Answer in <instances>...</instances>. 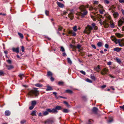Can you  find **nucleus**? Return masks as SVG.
<instances>
[{
    "instance_id": "4c0bfd02",
    "label": "nucleus",
    "mask_w": 124,
    "mask_h": 124,
    "mask_svg": "<svg viewBox=\"0 0 124 124\" xmlns=\"http://www.w3.org/2000/svg\"><path fill=\"white\" fill-rule=\"evenodd\" d=\"M60 50L62 52H64L65 51V49L63 46H61L60 47Z\"/></svg>"
},
{
    "instance_id": "423d86ee",
    "label": "nucleus",
    "mask_w": 124,
    "mask_h": 124,
    "mask_svg": "<svg viewBox=\"0 0 124 124\" xmlns=\"http://www.w3.org/2000/svg\"><path fill=\"white\" fill-rule=\"evenodd\" d=\"M118 25L120 26L124 24V18L123 17L119 20L118 22Z\"/></svg>"
},
{
    "instance_id": "3c124183",
    "label": "nucleus",
    "mask_w": 124,
    "mask_h": 124,
    "mask_svg": "<svg viewBox=\"0 0 124 124\" xmlns=\"http://www.w3.org/2000/svg\"><path fill=\"white\" fill-rule=\"evenodd\" d=\"M100 12V14H103V12H104V10H102L101 9L99 10Z\"/></svg>"
},
{
    "instance_id": "1a4fd4ad",
    "label": "nucleus",
    "mask_w": 124,
    "mask_h": 124,
    "mask_svg": "<svg viewBox=\"0 0 124 124\" xmlns=\"http://www.w3.org/2000/svg\"><path fill=\"white\" fill-rule=\"evenodd\" d=\"M48 110L49 111V112L50 113H57L58 111L56 110V108H53L52 109H48Z\"/></svg>"
},
{
    "instance_id": "6ab92c4d",
    "label": "nucleus",
    "mask_w": 124,
    "mask_h": 124,
    "mask_svg": "<svg viewBox=\"0 0 124 124\" xmlns=\"http://www.w3.org/2000/svg\"><path fill=\"white\" fill-rule=\"evenodd\" d=\"M119 46L121 47L124 46V40L120 41V44H119Z\"/></svg>"
},
{
    "instance_id": "c9c22d12",
    "label": "nucleus",
    "mask_w": 124,
    "mask_h": 124,
    "mask_svg": "<svg viewBox=\"0 0 124 124\" xmlns=\"http://www.w3.org/2000/svg\"><path fill=\"white\" fill-rule=\"evenodd\" d=\"M74 31H77L78 30L77 29V26L75 25L73 28Z\"/></svg>"
},
{
    "instance_id": "c03bdc74",
    "label": "nucleus",
    "mask_w": 124,
    "mask_h": 124,
    "mask_svg": "<svg viewBox=\"0 0 124 124\" xmlns=\"http://www.w3.org/2000/svg\"><path fill=\"white\" fill-rule=\"evenodd\" d=\"M26 120H23L21 121V124H23L24 123H25Z\"/></svg>"
},
{
    "instance_id": "2eb2a0df",
    "label": "nucleus",
    "mask_w": 124,
    "mask_h": 124,
    "mask_svg": "<svg viewBox=\"0 0 124 124\" xmlns=\"http://www.w3.org/2000/svg\"><path fill=\"white\" fill-rule=\"evenodd\" d=\"M121 48L119 47H116L113 50L117 52H119L120 51Z\"/></svg>"
},
{
    "instance_id": "e433bc0d",
    "label": "nucleus",
    "mask_w": 124,
    "mask_h": 124,
    "mask_svg": "<svg viewBox=\"0 0 124 124\" xmlns=\"http://www.w3.org/2000/svg\"><path fill=\"white\" fill-rule=\"evenodd\" d=\"M63 84V82L62 81H60L58 82V84L59 85H62Z\"/></svg>"
},
{
    "instance_id": "69168bd1",
    "label": "nucleus",
    "mask_w": 124,
    "mask_h": 124,
    "mask_svg": "<svg viewBox=\"0 0 124 124\" xmlns=\"http://www.w3.org/2000/svg\"><path fill=\"white\" fill-rule=\"evenodd\" d=\"M91 18H93V20L94 21H95L96 20V19L95 18H94V16H91Z\"/></svg>"
},
{
    "instance_id": "58836bf2",
    "label": "nucleus",
    "mask_w": 124,
    "mask_h": 124,
    "mask_svg": "<svg viewBox=\"0 0 124 124\" xmlns=\"http://www.w3.org/2000/svg\"><path fill=\"white\" fill-rule=\"evenodd\" d=\"M19 77L21 79H22V77L24 76V75L23 74H21L19 75Z\"/></svg>"
},
{
    "instance_id": "dca6fc26",
    "label": "nucleus",
    "mask_w": 124,
    "mask_h": 124,
    "mask_svg": "<svg viewBox=\"0 0 124 124\" xmlns=\"http://www.w3.org/2000/svg\"><path fill=\"white\" fill-rule=\"evenodd\" d=\"M5 115L6 116H9L10 114V112L8 110H7L5 111Z\"/></svg>"
},
{
    "instance_id": "37998d69",
    "label": "nucleus",
    "mask_w": 124,
    "mask_h": 124,
    "mask_svg": "<svg viewBox=\"0 0 124 124\" xmlns=\"http://www.w3.org/2000/svg\"><path fill=\"white\" fill-rule=\"evenodd\" d=\"M104 2L106 4H108L109 3V1L108 0H104Z\"/></svg>"
},
{
    "instance_id": "5fc2aeb1",
    "label": "nucleus",
    "mask_w": 124,
    "mask_h": 124,
    "mask_svg": "<svg viewBox=\"0 0 124 124\" xmlns=\"http://www.w3.org/2000/svg\"><path fill=\"white\" fill-rule=\"evenodd\" d=\"M81 47V46L79 45H78L77 46V47L78 49L80 48Z\"/></svg>"
},
{
    "instance_id": "7c9ffc66",
    "label": "nucleus",
    "mask_w": 124,
    "mask_h": 124,
    "mask_svg": "<svg viewBox=\"0 0 124 124\" xmlns=\"http://www.w3.org/2000/svg\"><path fill=\"white\" fill-rule=\"evenodd\" d=\"M91 78L94 81H95L96 80V78L94 76H91Z\"/></svg>"
},
{
    "instance_id": "393cba45",
    "label": "nucleus",
    "mask_w": 124,
    "mask_h": 124,
    "mask_svg": "<svg viewBox=\"0 0 124 124\" xmlns=\"http://www.w3.org/2000/svg\"><path fill=\"white\" fill-rule=\"evenodd\" d=\"M36 110H35L32 111V112L31 113V115L32 116H36Z\"/></svg>"
},
{
    "instance_id": "09e8293b",
    "label": "nucleus",
    "mask_w": 124,
    "mask_h": 124,
    "mask_svg": "<svg viewBox=\"0 0 124 124\" xmlns=\"http://www.w3.org/2000/svg\"><path fill=\"white\" fill-rule=\"evenodd\" d=\"M53 93L55 95V97L56 98H57V99L58 98V97H57V95H56L57 93H56L55 92H53Z\"/></svg>"
},
{
    "instance_id": "13d9d810",
    "label": "nucleus",
    "mask_w": 124,
    "mask_h": 124,
    "mask_svg": "<svg viewBox=\"0 0 124 124\" xmlns=\"http://www.w3.org/2000/svg\"><path fill=\"white\" fill-rule=\"evenodd\" d=\"M105 47L107 48H108V45L107 44H105Z\"/></svg>"
},
{
    "instance_id": "9d476101",
    "label": "nucleus",
    "mask_w": 124,
    "mask_h": 124,
    "mask_svg": "<svg viewBox=\"0 0 124 124\" xmlns=\"http://www.w3.org/2000/svg\"><path fill=\"white\" fill-rule=\"evenodd\" d=\"M12 50L13 52H16L17 53H18L19 52V49L18 47L16 48H13Z\"/></svg>"
},
{
    "instance_id": "de8ad7c7",
    "label": "nucleus",
    "mask_w": 124,
    "mask_h": 124,
    "mask_svg": "<svg viewBox=\"0 0 124 124\" xmlns=\"http://www.w3.org/2000/svg\"><path fill=\"white\" fill-rule=\"evenodd\" d=\"M63 103L64 104H66L68 107L69 106V105L68 104V103L66 101H64L63 102Z\"/></svg>"
},
{
    "instance_id": "6e6552de",
    "label": "nucleus",
    "mask_w": 124,
    "mask_h": 124,
    "mask_svg": "<svg viewBox=\"0 0 124 124\" xmlns=\"http://www.w3.org/2000/svg\"><path fill=\"white\" fill-rule=\"evenodd\" d=\"M54 122V120L52 118L48 119L46 120L44 122L45 124H49L50 123L52 124Z\"/></svg>"
},
{
    "instance_id": "b1692460",
    "label": "nucleus",
    "mask_w": 124,
    "mask_h": 124,
    "mask_svg": "<svg viewBox=\"0 0 124 124\" xmlns=\"http://www.w3.org/2000/svg\"><path fill=\"white\" fill-rule=\"evenodd\" d=\"M18 33L19 36L22 39H23V36L22 34L19 32H18Z\"/></svg>"
},
{
    "instance_id": "864d4df0",
    "label": "nucleus",
    "mask_w": 124,
    "mask_h": 124,
    "mask_svg": "<svg viewBox=\"0 0 124 124\" xmlns=\"http://www.w3.org/2000/svg\"><path fill=\"white\" fill-rule=\"evenodd\" d=\"M7 62L9 64H11V61L10 60H7Z\"/></svg>"
},
{
    "instance_id": "cd10ccee",
    "label": "nucleus",
    "mask_w": 124,
    "mask_h": 124,
    "mask_svg": "<svg viewBox=\"0 0 124 124\" xmlns=\"http://www.w3.org/2000/svg\"><path fill=\"white\" fill-rule=\"evenodd\" d=\"M36 104V102L35 101H32L31 102V105L34 106Z\"/></svg>"
},
{
    "instance_id": "412c9836",
    "label": "nucleus",
    "mask_w": 124,
    "mask_h": 124,
    "mask_svg": "<svg viewBox=\"0 0 124 124\" xmlns=\"http://www.w3.org/2000/svg\"><path fill=\"white\" fill-rule=\"evenodd\" d=\"M65 92L66 93H69L70 94H72L73 93V92L71 90L68 89L66 90Z\"/></svg>"
},
{
    "instance_id": "5701e85b",
    "label": "nucleus",
    "mask_w": 124,
    "mask_h": 124,
    "mask_svg": "<svg viewBox=\"0 0 124 124\" xmlns=\"http://www.w3.org/2000/svg\"><path fill=\"white\" fill-rule=\"evenodd\" d=\"M116 36L118 38H120L123 36V35L120 33H116Z\"/></svg>"
},
{
    "instance_id": "72a5a7b5",
    "label": "nucleus",
    "mask_w": 124,
    "mask_h": 124,
    "mask_svg": "<svg viewBox=\"0 0 124 124\" xmlns=\"http://www.w3.org/2000/svg\"><path fill=\"white\" fill-rule=\"evenodd\" d=\"M47 75L48 76H51V77L52 75V74L51 72L49 71L47 72Z\"/></svg>"
},
{
    "instance_id": "0e129e2a",
    "label": "nucleus",
    "mask_w": 124,
    "mask_h": 124,
    "mask_svg": "<svg viewBox=\"0 0 124 124\" xmlns=\"http://www.w3.org/2000/svg\"><path fill=\"white\" fill-rule=\"evenodd\" d=\"M119 2L120 3H122L124 2V0H119Z\"/></svg>"
},
{
    "instance_id": "473e14b6",
    "label": "nucleus",
    "mask_w": 124,
    "mask_h": 124,
    "mask_svg": "<svg viewBox=\"0 0 124 124\" xmlns=\"http://www.w3.org/2000/svg\"><path fill=\"white\" fill-rule=\"evenodd\" d=\"M68 16L70 18V19H72V17L73 16V14H68Z\"/></svg>"
},
{
    "instance_id": "2f4dec72",
    "label": "nucleus",
    "mask_w": 124,
    "mask_h": 124,
    "mask_svg": "<svg viewBox=\"0 0 124 124\" xmlns=\"http://www.w3.org/2000/svg\"><path fill=\"white\" fill-rule=\"evenodd\" d=\"M63 112L65 113H68L69 112V111L67 109H65L62 110Z\"/></svg>"
},
{
    "instance_id": "7ed1b4c3",
    "label": "nucleus",
    "mask_w": 124,
    "mask_h": 124,
    "mask_svg": "<svg viewBox=\"0 0 124 124\" xmlns=\"http://www.w3.org/2000/svg\"><path fill=\"white\" fill-rule=\"evenodd\" d=\"M92 27L90 25H87L86 27L87 30L91 31L92 30H97L98 29V27L95 25V23H93L92 24Z\"/></svg>"
},
{
    "instance_id": "052dcab7",
    "label": "nucleus",
    "mask_w": 124,
    "mask_h": 124,
    "mask_svg": "<svg viewBox=\"0 0 124 124\" xmlns=\"http://www.w3.org/2000/svg\"><path fill=\"white\" fill-rule=\"evenodd\" d=\"M50 79L51 81H53L54 80V78L53 77H52V76L51 77Z\"/></svg>"
},
{
    "instance_id": "f704fd0d",
    "label": "nucleus",
    "mask_w": 124,
    "mask_h": 124,
    "mask_svg": "<svg viewBox=\"0 0 124 124\" xmlns=\"http://www.w3.org/2000/svg\"><path fill=\"white\" fill-rule=\"evenodd\" d=\"M62 27L61 26H59L58 27V30L59 31L62 30Z\"/></svg>"
},
{
    "instance_id": "4468645a",
    "label": "nucleus",
    "mask_w": 124,
    "mask_h": 124,
    "mask_svg": "<svg viewBox=\"0 0 124 124\" xmlns=\"http://www.w3.org/2000/svg\"><path fill=\"white\" fill-rule=\"evenodd\" d=\"M6 67L8 70H10L14 68V67L12 65H7L6 66Z\"/></svg>"
},
{
    "instance_id": "f257e3e1",
    "label": "nucleus",
    "mask_w": 124,
    "mask_h": 124,
    "mask_svg": "<svg viewBox=\"0 0 124 124\" xmlns=\"http://www.w3.org/2000/svg\"><path fill=\"white\" fill-rule=\"evenodd\" d=\"M108 20L104 21L103 22L100 21V23L101 25H103L105 28H107L108 27L109 25H110V26L111 28H114V27L113 24L112 23V20L111 19V17L110 16H108Z\"/></svg>"
},
{
    "instance_id": "bb28decb",
    "label": "nucleus",
    "mask_w": 124,
    "mask_h": 124,
    "mask_svg": "<svg viewBox=\"0 0 124 124\" xmlns=\"http://www.w3.org/2000/svg\"><path fill=\"white\" fill-rule=\"evenodd\" d=\"M55 108L56 109L58 110H60L62 109L61 107L59 106H56Z\"/></svg>"
},
{
    "instance_id": "4be33fe9",
    "label": "nucleus",
    "mask_w": 124,
    "mask_h": 124,
    "mask_svg": "<svg viewBox=\"0 0 124 124\" xmlns=\"http://www.w3.org/2000/svg\"><path fill=\"white\" fill-rule=\"evenodd\" d=\"M100 69V66L99 65L97 66V67H96L94 68V70L98 72H99V70Z\"/></svg>"
},
{
    "instance_id": "a18cd8bd",
    "label": "nucleus",
    "mask_w": 124,
    "mask_h": 124,
    "mask_svg": "<svg viewBox=\"0 0 124 124\" xmlns=\"http://www.w3.org/2000/svg\"><path fill=\"white\" fill-rule=\"evenodd\" d=\"M34 107V106L32 105L31 106L29 107V108L30 110H32L33 108Z\"/></svg>"
},
{
    "instance_id": "680f3d73",
    "label": "nucleus",
    "mask_w": 124,
    "mask_h": 124,
    "mask_svg": "<svg viewBox=\"0 0 124 124\" xmlns=\"http://www.w3.org/2000/svg\"><path fill=\"white\" fill-rule=\"evenodd\" d=\"M107 64L109 65H110L111 64V62H108Z\"/></svg>"
},
{
    "instance_id": "f03ea898",
    "label": "nucleus",
    "mask_w": 124,
    "mask_h": 124,
    "mask_svg": "<svg viewBox=\"0 0 124 124\" xmlns=\"http://www.w3.org/2000/svg\"><path fill=\"white\" fill-rule=\"evenodd\" d=\"M37 88H34L29 91L28 93L29 95L31 96H33L34 95L35 96H37L39 94V91L37 90Z\"/></svg>"
},
{
    "instance_id": "c756f323",
    "label": "nucleus",
    "mask_w": 124,
    "mask_h": 124,
    "mask_svg": "<svg viewBox=\"0 0 124 124\" xmlns=\"http://www.w3.org/2000/svg\"><path fill=\"white\" fill-rule=\"evenodd\" d=\"M97 45L98 47H101L102 45V44L101 42H99L97 43Z\"/></svg>"
},
{
    "instance_id": "6e6d98bb",
    "label": "nucleus",
    "mask_w": 124,
    "mask_h": 124,
    "mask_svg": "<svg viewBox=\"0 0 124 124\" xmlns=\"http://www.w3.org/2000/svg\"><path fill=\"white\" fill-rule=\"evenodd\" d=\"M113 121V120L112 119L110 120H108V121L107 122L108 123H110L111 122H112Z\"/></svg>"
},
{
    "instance_id": "c85d7f7f",
    "label": "nucleus",
    "mask_w": 124,
    "mask_h": 124,
    "mask_svg": "<svg viewBox=\"0 0 124 124\" xmlns=\"http://www.w3.org/2000/svg\"><path fill=\"white\" fill-rule=\"evenodd\" d=\"M67 60L68 63L70 64H71L72 63V62L70 58H67Z\"/></svg>"
},
{
    "instance_id": "338daca9",
    "label": "nucleus",
    "mask_w": 124,
    "mask_h": 124,
    "mask_svg": "<svg viewBox=\"0 0 124 124\" xmlns=\"http://www.w3.org/2000/svg\"><path fill=\"white\" fill-rule=\"evenodd\" d=\"M123 15L124 16V10L122 9L121 10Z\"/></svg>"
},
{
    "instance_id": "f3484780",
    "label": "nucleus",
    "mask_w": 124,
    "mask_h": 124,
    "mask_svg": "<svg viewBox=\"0 0 124 124\" xmlns=\"http://www.w3.org/2000/svg\"><path fill=\"white\" fill-rule=\"evenodd\" d=\"M69 34L73 36H75L76 35V33L74 31H69Z\"/></svg>"
},
{
    "instance_id": "f8f14e48",
    "label": "nucleus",
    "mask_w": 124,
    "mask_h": 124,
    "mask_svg": "<svg viewBox=\"0 0 124 124\" xmlns=\"http://www.w3.org/2000/svg\"><path fill=\"white\" fill-rule=\"evenodd\" d=\"M113 16L115 18H116L118 17L119 14L117 12H115L113 13Z\"/></svg>"
},
{
    "instance_id": "a878e982",
    "label": "nucleus",
    "mask_w": 124,
    "mask_h": 124,
    "mask_svg": "<svg viewBox=\"0 0 124 124\" xmlns=\"http://www.w3.org/2000/svg\"><path fill=\"white\" fill-rule=\"evenodd\" d=\"M35 86L37 87H40L42 86V85L39 84L38 83L35 84Z\"/></svg>"
},
{
    "instance_id": "a211bd4d",
    "label": "nucleus",
    "mask_w": 124,
    "mask_h": 124,
    "mask_svg": "<svg viewBox=\"0 0 124 124\" xmlns=\"http://www.w3.org/2000/svg\"><path fill=\"white\" fill-rule=\"evenodd\" d=\"M47 88L46 89V91L52 90H53V88L50 86H47Z\"/></svg>"
},
{
    "instance_id": "603ef678",
    "label": "nucleus",
    "mask_w": 124,
    "mask_h": 124,
    "mask_svg": "<svg viewBox=\"0 0 124 124\" xmlns=\"http://www.w3.org/2000/svg\"><path fill=\"white\" fill-rule=\"evenodd\" d=\"M4 74V72L0 71V76H2Z\"/></svg>"
},
{
    "instance_id": "20e7f679",
    "label": "nucleus",
    "mask_w": 124,
    "mask_h": 124,
    "mask_svg": "<svg viewBox=\"0 0 124 124\" xmlns=\"http://www.w3.org/2000/svg\"><path fill=\"white\" fill-rule=\"evenodd\" d=\"M89 7V6L87 5L86 7H85L83 6H82L80 7V8L81 11L83 12L82 14V17L86 15L87 14V11L85 9V8H87Z\"/></svg>"
},
{
    "instance_id": "ddd939ff",
    "label": "nucleus",
    "mask_w": 124,
    "mask_h": 124,
    "mask_svg": "<svg viewBox=\"0 0 124 124\" xmlns=\"http://www.w3.org/2000/svg\"><path fill=\"white\" fill-rule=\"evenodd\" d=\"M57 4L59 7L61 8H63V7L64 5L60 2L57 1Z\"/></svg>"
},
{
    "instance_id": "aec40b11",
    "label": "nucleus",
    "mask_w": 124,
    "mask_h": 124,
    "mask_svg": "<svg viewBox=\"0 0 124 124\" xmlns=\"http://www.w3.org/2000/svg\"><path fill=\"white\" fill-rule=\"evenodd\" d=\"M98 110V109L96 107H94L93 109V112L96 113Z\"/></svg>"
},
{
    "instance_id": "4d7b16f0",
    "label": "nucleus",
    "mask_w": 124,
    "mask_h": 124,
    "mask_svg": "<svg viewBox=\"0 0 124 124\" xmlns=\"http://www.w3.org/2000/svg\"><path fill=\"white\" fill-rule=\"evenodd\" d=\"M91 46L93 48L95 49H96V47L95 45H91Z\"/></svg>"
},
{
    "instance_id": "39448f33",
    "label": "nucleus",
    "mask_w": 124,
    "mask_h": 124,
    "mask_svg": "<svg viewBox=\"0 0 124 124\" xmlns=\"http://www.w3.org/2000/svg\"><path fill=\"white\" fill-rule=\"evenodd\" d=\"M111 40L116 43V44L118 43L119 45L120 44V41L119 39H117L116 37L114 36H112L111 37Z\"/></svg>"
},
{
    "instance_id": "8fccbe9b",
    "label": "nucleus",
    "mask_w": 124,
    "mask_h": 124,
    "mask_svg": "<svg viewBox=\"0 0 124 124\" xmlns=\"http://www.w3.org/2000/svg\"><path fill=\"white\" fill-rule=\"evenodd\" d=\"M21 50L22 52H23L24 50V48L23 46H21Z\"/></svg>"
},
{
    "instance_id": "0eeeda50",
    "label": "nucleus",
    "mask_w": 124,
    "mask_h": 124,
    "mask_svg": "<svg viewBox=\"0 0 124 124\" xmlns=\"http://www.w3.org/2000/svg\"><path fill=\"white\" fill-rule=\"evenodd\" d=\"M108 71V69L106 68H104L102 70L101 72V73L103 75H105L107 73Z\"/></svg>"
},
{
    "instance_id": "bf43d9fd",
    "label": "nucleus",
    "mask_w": 124,
    "mask_h": 124,
    "mask_svg": "<svg viewBox=\"0 0 124 124\" xmlns=\"http://www.w3.org/2000/svg\"><path fill=\"white\" fill-rule=\"evenodd\" d=\"M119 107L120 108H122L123 110H124V105L122 106H120Z\"/></svg>"
},
{
    "instance_id": "79ce46f5",
    "label": "nucleus",
    "mask_w": 124,
    "mask_h": 124,
    "mask_svg": "<svg viewBox=\"0 0 124 124\" xmlns=\"http://www.w3.org/2000/svg\"><path fill=\"white\" fill-rule=\"evenodd\" d=\"M116 62H117L119 63H120L121 62V61L119 59L116 58Z\"/></svg>"
},
{
    "instance_id": "9b49d317",
    "label": "nucleus",
    "mask_w": 124,
    "mask_h": 124,
    "mask_svg": "<svg viewBox=\"0 0 124 124\" xmlns=\"http://www.w3.org/2000/svg\"><path fill=\"white\" fill-rule=\"evenodd\" d=\"M50 109V108H47L46 109V111H43L42 112L44 116H46L48 115L49 114V111L48 110V109Z\"/></svg>"
},
{
    "instance_id": "ea45409f",
    "label": "nucleus",
    "mask_w": 124,
    "mask_h": 124,
    "mask_svg": "<svg viewBox=\"0 0 124 124\" xmlns=\"http://www.w3.org/2000/svg\"><path fill=\"white\" fill-rule=\"evenodd\" d=\"M45 13L46 15L47 16H48L49 14V12L48 11H47V10H46L45 11Z\"/></svg>"
},
{
    "instance_id": "a19ab883",
    "label": "nucleus",
    "mask_w": 124,
    "mask_h": 124,
    "mask_svg": "<svg viewBox=\"0 0 124 124\" xmlns=\"http://www.w3.org/2000/svg\"><path fill=\"white\" fill-rule=\"evenodd\" d=\"M86 81L88 82L91 83L92 82V81L88 78L86 79Z\"/></svg>"
},
{
    "instance_id": "e2e57ef3",
    "label": "nucleus",
    "mask_w": 124,
    "mask_h": 124,
    "mask_svg": "<svg viewBox=\"0 0 124 124\" xmlns=\"http://www.w3.org/2000/svg\"><path fill=\"white\" fill-rule=\"evenodd\" d=\"M62 55L63 56H65L66 55V54L65 52H64L62 54Z\"/></svg>"
},
{
    "instance_id": "49530a36",
    "label": "nucleus",
    "mask_w": 124,
    "mask_h": 124,
    "mask_svg": "<svg viewBox=\"0 0 124 124\" xmlns=\"http://www.w3.org/2000/svg\"><path fill=\"white\" fill-rule=\"evenodd\" d=\"M80 72L81 73L85 75V71H84L83 70H81L80 71Z\"/></svg>"
},
{
    "instance_id": "774afa93",
    "label": "nucleus",
    "mask_w": 124,
    "mask_h": 124,
    "mask_svg": "<svg viewBox=\"0 0 124 124\" xmlns=\"http://www.w3.org/2000/svg\"><path fill=\"white\" fill-rule=\"evenodd\" d=\"M39 116H42V114L41 113H39L38 114Z\"/></svg>"
}]
</instances>
